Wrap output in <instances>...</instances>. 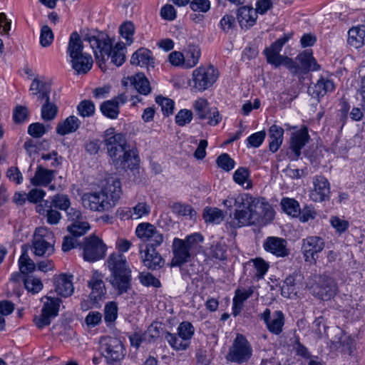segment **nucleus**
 I'll return each mask as SVG.
<instances>
[{"label": "nucleus", "instance_id": "nucleus-64", "mask_svg": "<svg viewBox=\"0 0 365 365\" xmlns=\"http://www.w3.org/2000/svg\"><path fill=\"white\" fill-rule=\"evenodd\" d=\"M264 54L267 58V61L269 63L272 64L276 67L281 65V61H282L284 56H281L279 53L267 48L264 50Z\"/></svg>", "mask_w": 365, "mask_h": 365}, {"label": "nucleus", "instance_id": "nucleus-48", "mask_svg": "<svg viewBox=\"0 0 365 365\" xmlns=\"http://www.w3.org/2000/svg\"><path fill=\"white\" fill-rule=\"evenodd\" d=\"M26 289L33 294L39 292L43 288V284L40 279L34 276H27L24 279Z\"/></svg>", "mask_w": 365, "mask_h": 365}, {"label": "nucleus", "instance_id": "nucleus-28", "mask_svg": "<svg viewBox=\"0 0 365 365\" xmlns=\"http://www.w3.org/2000/svg\"><path fill=\"white\" fill-rule=\"evenodd\" d=\"M71 62L72 68L77 74L87 73L93 66V58L88 53L80 55L76 58H72Z\"/></svg>", "mask_w": 365, "mask_h": 365}, {"label": "nucleus", "instance_id": "nucleus-43", "mask_svg": "<svg viewBox=\"0 0 365 365\" xmlns=\"http://www.w3.org/2000/svg\"><path fill=\"white\" fill-rule=\"evenodd\" d=\"M203 219L206 222L220 223L224 219V215L218 208L206 207L203 212Z\"/></svg>", "mask_w": 365, "mask_h": 365}, {"label": "nucleus", "instance_id": "nucleus-62", "mask_svg": "<svg viewBox=\"0 0 365 365\" xmlns=\"http://www.w3.org/2000/svg\"><path fill=\"white\" fill-rule=\"evenodd\" d=\"M190 6L193 11L206 13L210 9V1L209 0H193L190 1Z\"/></svg>", "mask_w": 365, "mask_h": 365}, {"label": "nucleus", "instance_id": "nucleus-61", "mask_svg": "<svg viewBox=\"0 0 365 365\" xmlns=\"http://www.w3.org/2000/svg\"><path fill=\"white\" fill-rule=\"evenodd\" d=\"M192 119V112L190 110H180L175 116V123L180 126H184Z\"/></svg>", "mask_w": 365, "mask_h": 365}, {"label": "nucleus", "instance_id": "nucleus-37", "mask_svg": "<svg viewBox=\"0 0 365 365\" xmlns=\"http://www.w3.org/2000/svg\"><path fill=\"white\" fill-rule=\"evenodd\" d=\"M130 81L139 93L146 96L150 93L151 87L150 82L144 74L138 73L135 76L130 78Z\"/></svg>", "mask_w": 365, "mask_h": 365}, {"label": "nucleus", "instance_id": "nucleus-27", "mask_svg": "<svg viewBox=\"0 0 365 365\" xmlns=\"http://www.w3.org/2000/svg\"><path fill=\"white\" fill-rule=\"evenodd\" d=\"M297 60L300 63V72L307 73L310 71H318L320 66L317 63L312 56V53L309 51H304L297 57Z\"/></svg>", "mask_w": 365, "mask_h": 365}, {"label": "nucleus", "instance_id": "nucleus-9", "mask_svg": "<svg viewBox=\"0 0 365 365\" xmlns=\"http://www.w3.org/2000/svg\"><path fill=\"white\" fill-rule=\"evenodd\" d=\"M219 71L213 66H200L192 72V89L202 92L211 87L217 80Z\"/></svg>", "mask_w": 365, "mask_h": 365}, {"label": "nucleus", "instance_id": "nucleus-40", "mask_svg": "<svg viewBox=\"0 0 365 365\" xmlns=\"http://www.w3.org/2000/svg\"><path fill=\"white\" fill-rule=\"evenodd\" d=\"M90 229V225L88 222L83 220L72 222L67 227V230L75 237L84 235Z\"/></svg>", "mask_w": 365, "mask_h": 365}, {"label": "nucleus", "instance_id": "nucleus-24", "mask_svg": "<svg viewBox=\"0 0 365 365\" xmlns=\"http://www.w3.org/2000/svg\"><path fill=\"white\" fill-rule=\"evenodd\" d=\"M156 247H146L144 255H142L143 263L148 269L155 270L163 267L165 261Z\"/></svg>", "mask_w": 365, "mask_h": 365}, {"label": "nucleus", "instance_id": "nucleus-18", "mask_svg": "<svg viewBox=\"0 0 365 365\" xmlns=\"http://www.w3.org/2000/svg\"><path fill=\"white\" fill-rule=\"evenodd\" d=\"M324 246L325 242L320 237L310 236L303 240L302 251L305 260L308 261L309 259H315V255L322 252Z\"/></svg>", "mask_w": 365, "mask_h": 365}, {"label": "nucleus", "instance_id": "nucleus-47", "mask_svg": "<svg viewBox=\"0 0 365 365\" xmlns=\"http://www.w3.org/2000/svg\"><path fill=\"white\" fill-rule=\"evenodd\" d=\"M194 109L200 120L206 119L207 114L210 113L208 102L205 98H198L194 103Z\"/></svg>", "mask_w": 365, "mask_h": 365}, {"label": "nucleus", "instance_id": "nucleus-26", "mask_svg": "<svg viewBox=\"0 0 365 365\" xmlns=\"http://www.w3.org/2000/svg\"><path fill=\"white\" fill-rule=\"evenodd\" d=\"M130 63L140 67H154V59L150 50L140 48L131 56Z\"/></svg>", "mask_w": 365, "mask_h": 365}, {"label": "nucleus", "instance_id": "nucleus-23", "mask_svg": "<svg viewBox=\"0 0 365 365\" xmlns=\"http://www.w3.org/2000/svg\"><path fill=\"white\" fill-rule=\"evenodd\" d=\"M72 275L61 274L53 279L55 289L57 294L61 297H67L73 292V285L72 282Z\"/></svg>", "mask_w": 365, "mask_h": 365}, {"label": "nucleus", "instance_id": "nucleus-15", "mask_svg": "<svg viewBox=\"0 0 365 365\" xmlns=\"http://www.w3.org/2000/svg\"><path fill=\"white\" fill-rule=\"evenodd\" d=\"M331 348L341 349V351L351 355L354 350V340L344 333L339 327L334 328L328 335Z\"/></svg>", "mask_w": 365, "mask_h": 365}, {"label": "nucleus", "instance_id": "nucleus-34", "mask_svg": "<svg viewBox=\"0 0 365 365\" xmlns=\"http://www.w3.org/2000/svg\"><path fill=\"white\" fill-rule=\"evenodd\" d=\"M284 129L276 125H272L269 129V135L271 138L269 148L272 153H276L283 141Z\"/></svg>", "mask_w": 365, "mask_h": 365}, {"label": "nucleus", "instance_id": "nucleus-51", "mask_svg": "<svg viewBox=\"0 0 365 365\" xmlns=\"http://www.w3.org/2000/svg\"><path fill=\"white\" fill-rule=\"evenodd\" d=\"M77 110L82 117H90L95 112V105L90 100H84L78 104Z\"/></svg>", "mask_w": 365, "mask_h": 365}, {"label": "nucleus", "instance_id": "nucleus-55", "mask_svg": "<svg viewBox=\"0 0 365 365\" xmlns=\"http://www.w3.org/2000/svg\"><path fill=\"white\" fill-rule=\"evenodd\" d=\"M138 277L140 283L144 286H152L155 288H159L161 287V283L160 280L149 272H141L140 273Z\"/></svg>", "mask_w": 365, "mask_h": 365}, {"label": "nucleus", "instance_id": "nucleus-22", "mask_svg": "<svg viewBox=\"0 0 365 365\" xmlns=\"http://www.w3.org/2000/svg\"><path fill=\"white\" fill-rule=\"evenodd\" d=\"M237 19L240 27L249 29L253 26L257 21V14L255 9L248 6H243L237 10Z\"/></svg>", "mask_w": 365, "mask_h": 365}, {"label": "nucleus", "instance_id": "nucleus-12", "mask_svg": "<svg viewBox=\"0 0 365 365\" xmlns=\"http://www.w3.org/2000/svg\"><path fill=\"white\" fill-rule=\"evenodd\" d=\"M43 306L41 314L34 319L35 324L39 328L48 326L51 323V318L58 315L61 300L58 298L45 296L41 299Z\"/></svg>", "mask_w": 365, "mask_h": 365}, {"label": "nucleus", "instance_id": "nucleus-42", "mask_svg": "<svg viewBox=\"0 0 365 365\" xmlns=\"http://www.w3.org/2000/svg\"><path fill=\"white\" fill-rule=\"evenodd\" d=\"M165 338L169 344L177 351L185 350L190 344V342H186L180 338L178 334H171L168 331L165 332Z\"/></svg>", "mask_w": 365, "mask_h": 365}, {"label": "nucleus", "instance_id": "nucleus-19", "mask_svg": "<svg viewBox=\"0 0 365 365\" xmlns=\"http://www.w3.org/2000/svg\"><path fill=\"white\" fill-rule=\"evenodd\" d=\"M247 194L239 195L236 197H228L224 200L223 204L228 208L235 207V212L233 214H230V221L228 222L229 225L235 228L237 227L236 222L239 220V215L245 208V202Z\"/></svg>", "mask_w": 365, "mask_h": 365}, {"label": "nucleus", "instance_id": "nucleus-8", "mask_svg": "<svg viewBox=\"0 0 365 365\" xmlns=\"http://www.w3.org/2000/svg\"><path fill=\"white\" fill-rule=\"evenodd\" d=\"M253 349L245 336L237 334L225 356L227 361L238 364H247L252 356Z\"/></svg>", "mask_w": 365, "mask_h": 365}, {"label": "nucleus", "instance_id": "nucleus-5", "mask_svg": "<svg viewBox=\"0 0 365 365\" xmlns=\"http://www.w3.org/2000/svg\"><path fill=\"white\" fill-rule=\"evenodd\" d=\"M106 264L110 272L108 282L118 294L128 292L131 289V269L126 257L120 253H112Z\"/></svg>", "mask_w": 365, "mask_h": 365}, {"label": "nucleus", "instance_id": "nucleus-49", "mask_svg": "<svg viewBox=\"0 0 365 365\" xmlns=\"http://www.w3.org/2000/svg\"><path fill=\"white\" fill-rule=\"evenodd\" d=\"M195 329L191 323L188 322H183L180 323L178 328V334L180 338H182L186 342H189V340L192 338L194 334Z\"/></svg>", "mask_w": 365, "mask_h": 365}, {"label": "nucleus", "instance_id": "nucleus-46", "mask_svg": "<svg viewBox=\"0 0 365 365\" xmlns=\"http://www.w3.org/2000/svg\"><path fill=\"white\" fill-rule=\"evenodd\" d=\"M281 205L284 211L288 215L296 217L299 214V205L295 200L284 198L281 202Z\"/></svg>", "mask_w": 365, "mask_h": 365}, {"label": "nucleus", "instance_id": "nucleus-33", "mask_svg": "<svg viewBox=\"0 0 365 365\" xmlns=\"http://www.w3.org/2000/svg\"><path fill=\"white\" fill-rule=\"evenodd\" d=\"M365 41V26L353 27L348 32V43L358 48L361 47Z\"/></svg>", "mask_w": 365, "mask_h": 365}, {"label": "nucleus", "instance_id": "nucleus-39", "mask_svg": "<svg viewBox=\"0 0 365 365\" xmlns=\"http://www.w3.org/2000/svg\"><path fill=\"white\" fill-rule=\"evenodd\" d=\"M43 100L45 103L42 105L41 117L46 121L52 120L57 115L58 107L54 103L51 102L49 96Z\"/></svg>", "mask_w": 365, "mask_h": 365}, {"label": "nucleus", "instance_id": "nucleus-59", "mask_svg": "<svg viewBox=\"0 0 365 365\" xmlns=\"http://www.w3.org/2000/svg\"><path fill=\"white\" fill-rule=\"evenodd\" d=\"M53 40V34L48 26H43L41 30L40 43L42 46L46 47L51 44Z\"/></svg>", "mask_w": 365, "mask_h": 365}, {"label": "nucleus", "instance_id": "nucleus-45", "mask_svg": "<svg viewBox=\"0 0 365 365\" xmlns=\"http://www.w3.org/2000/svg\"><path fill=\"white\" fill-rule=\"evenodd\" d=\"M200 56V49L197 46L190 45L185 58V68H192L195 66Z\"/></svg>", "mask_w": 365, "mask_h": 365}, {"label": "nucleus", "instance_id": "nucleus-2", "mask_svg": "<svg viewBox=\"0 0 365 365\" xmlns=\"http://www.w3.org/2000/svg\"><path fill=\"white\" fill-rule=\"evenodd\" d=\"M121 192L120 180L115 176H108L100 192L84 193L81 200L84 207L92 211H108L115 206Z\"/></svg>", "mask_w": 365, "mask_h": 365}, {"label": "nucleus", "instance_id": "nucleus-52", "mask_svg": "<svg viewBox=\"0 0 365 365\" xmlns=\"http://www.w3.org/2000/svg\"><path fill=\"white\" fill-rule=\"evenodd\" d=\"M121 36L126 39L128 45L133 43V36L135 31L134 24L131 21H126L120 26Z\"/></svg>", "mask_w": 365, "mask_h": 365}, {"label": "nucleus", "instance_id": "nucleus-38", "mask_svg": "<svg viewBox=\"0 0 365 365\" xmlns=\"http://www.w3.org/2000/svg\"><path fill=\"white\" fill-rule=\"evenodd\" d=\"M30 90L34 95L38 96V99L43 100L49 96L51 87L49 84L35 78L31 84Z\"/></svg>", "mask_w": 365, "mask_h": 365}, {"label": "nucleus", "instance_id": "nucleus-7", "mask_svg": "<svg viewBox=\"0 0 365 365\" xmlns=\"http://www.w3.org/2000/svg\"><path fill=\"white\" fill-rule=\"evenodd\" d=\"M55 236L46 227H37L32 240L33 252L38 257H49L54 253Z\"/></svg>", "mask_w": 365, "mask_h": 365}, {"label": "nucleus", "instance_id": "nucleus-25", "mask_svg": "<svg viewBox=\"0 0 365 365\" xmlns=\"http://www.w3.org/2000/svg\"><path fill=\"white\" fill-rule=\"evenodd\" d=\"M301 280L302 276L297 273L288 276L282 286V295L287 298L296 296L301 285Z\"/></svg>", "mask_w": 365, "mask_h": 365}, {"label": "nucleus", "instance_id": "nucleus-32", "mask_svg": "<svg viewBox=\"0 0 365 365\" xmlns=\"http://www.w3.org/2000/svg\"><path fill=\"white\" fill-rule=\"evenodd\" d=\"M334 88L335 86L332 81L322 78L312 88L309 89V91L313 97L319 98L328 92L333 91Z\"/></svg>", "mask_w": 365, "mask_h": 365}, {"label": "nucleus", "instance_id": "nucleus-14", "mask_svg": "<svg viewBox=\"0 0 365 365\" xmlns=\"http://www.w3.org/2000/svg\"><path fill=\"white\" fill-rule=\"evenodd\" d=\"M103 355L108 364L122 360L125 354L121 341L115 337L106 336L103 339Z\"/></svg>", "mask_w": 365, "mask_h": 365}, {"label": "nucleus", "instance_id": "nucleus-31", "mask_svg": "<svg viewBox=\"0 0 365 365\" xmlns=\"http://www.w3.org/2000/svg\"><path fill=\"white\" fill-rule=\"evenodd\" d=\"M81 125L79 119L74 116L70 115L63 121L59 122L56 127V133L61 135H66L76 131Z\"/></svg>", "mask_w": 365, "mask_h": 365}, {"label": "nucleus", "instance_id": "nucleus-13", "mask_svg": "<svg viewBox=\"0 0 365 365\" xmlns=\"http://www.w3.org/2000/svg\"><path fill=\"white\" fill-rule=\"evenodd\" d=\"M312 289L314 296L324 301L330 300L338 291L335 281L326 275L319 277Z\"/></svg>", "mask_w": 365, "mask_h": 365}, {"label": "nucleus", "instance_id": "nucleus-36", "mask_svg": "<svg viewBox=\"0 0 365 365\" xmlns=\"http://www.w3.org/2000/svg\"><path fill=\"white\" fill-rule=\"evenodd\" d=\"M28 250L29 246L24 245L21 247L22 253L19 259V269L24 274L31 273L36 269V264L29 257Z\"/></svg>", "mask_w": 365, "mask_h": 365}, {"label": "nucleus", "instance_id": "nucleus-53", "mask_svg": "<svg viewBox=\"0 0 365 365\" xmlns=\"http://www.w3.org/2000/svg\"><path fill=\"white\" fill-rule=\"evenodd\" d=\"M217 166L225 171H230L235 167V163L227 153L219 155L216 160Z\"/></svg>", "mask_w": 365, "mask_h": 365}, {"label": "nucleus", "instance_id": "nucleus-29", "mask_svg": "<svg viewBox=\"0 0 365 365\" xmlns=\"http://www.w3.org/2000/svg\"><path fill=\"white\" fill-rule=\"evenodd\" d=\"M54 173L53 170L38 166L34 176L31 179V182L35 186H46L52 181L54 178Z\"/></svg>", "mask_w": 365, "mask_h": 365}, {"label": "nucleus", "instance_id": "nucleus-20", "mask_svg": "<svg viewBox=\"0 0 365 365\" xmlns=\"http://www.w3.org/2000/svg\"><path fill=\"white\" fill-rule=\"evenodd\" d=\"M287 246V242L285 240L277 237H269L264 243V248L266 251L280 257L289 255V250Z\"/></svg>", "mask_w": 365, "mask_h": 365}, {"label": "nucleus", "instance_id": "nucleus-60", "mask_svg": "<svg viewBox=\"0 0 365 365\" xmlns=\"http://www.w3.org/2000/svg\"><path fill=\"white\" fill-rule=\"evenodd\" d=\"M330 222L331 226L336 230V232L339 235L344 232L349 226L347 220L341 219L337 216L331 217Z\"/></svg>", "mask_w": 365, "mask_h": 365}, {"label": "nucleus", "instance_id": "nucleus-10", "mask_svg": "<svg viewBox=\"0 0 365 365\" xmlns=\"http://www.w3.org/2000/svg\"><path fill=\"white\" fill-rule=\"evenodd\" d=\"M135 234L146 243V247H159L164 241L163 234L154 225L149 222L140 223L135 229Z\"/></svg>", "mask_w": 365, "mask_h": 365}, {"label": "nucleus", "instance_id": "nucleus-30", "mask_svg": "<svg viewBox=\"0 0 365 365\" xmlns=\"http://www.w3.org/2000/svg\"><path fill=\"white\" fill-rule=\"evenodd\" d=\"M84 35L85 34L82 36L81 39L80 35L77 32L75 31L71 34L68 46V53L71 59L86 53L83 52V41H85L83 40Z\"/></svg>", "mask_w": 365, "mask_h": 365}, {"label": "nucleus", "instance_id": "nucleus-35", "mask_svg": "<svg viewBox=\"0 0 365 365\" xmlns=\"http://www.w3.org/2000/svg\"><path fill=\"white\" fill-rule=\"evenodd\" d=\"M309 135L306 128L302 129L299 132L293 134L291 138V149L294 153L296 157L301 154V149L308 141Z\"/></svg>", "mask_w": 365, "mask_h": 365}, {"label": "nucleus", "instance_id": "nucleus-41", "mask_svg": "<svg viewBox=\"0 0 365 365\" xmlns=\"http://www.w3.org/2000/svg\"><path fill=\"white\" fill-rule=\"evenodd\" d=\"M254 293V287H250L248 289L238 288L235 292L233 303L235 306H239V309H242L243 303L249 299Z\"/></svg>", "mask_w": 365, "mask_h": 365}, {"label": "nucleus", "instance_id": "nucleus-3", "mask_svg": "<svg viewBox=\"0 0 365 365\" xmlns=\"http://www.w3.org/2000/svg\"><path fill=\"white\" fill-rule=\"evenodd\" d=\"M274 212L272 206L264 198L255 197L247 194L245 208L239 215L237 227L247 225L264 226L274 218Z\"/></svg>", "mask_w": 365, "mask_h": 365}, {"label": "nucleus", "instance_id": "nucleus-44", "mask_svg": "<svg viewBox=\"0 0 365 365\" xmlns=\"http://www.w3.org/2000/svg\"><path fill=\"white\" fill-rule=\"evenodd\" d=\"M100 108L104 115L111 119L117 118L120 113L118 105L112 100L104 101Z\"/></svg>", "mask_w": 365, "mask_h": 365}, {"label": "nucleus", "instance_id": "nucleus-50", "mask_svg": "<svg viewBox=\"0 0 365 365\" xmlns=\"http://www.w3.org/2000/svg\"><path fill=\"white\" fill-rule=\"evenodd\" d=\"M172 209L174 212L182 216H190V219H192L196 212L189 205H185L180 202H175L172 205Z\"/></svg>", "mask_w": 365, "mask_h": 365}, {"label": "nucleus", "instance_id": "nucleus-54", "mask_svg": "<svg viewBox=\"0 0 365 365\" xmlns=\"http://www.w3.org/2000/svg\"><path fill=\"white\" fill-rule=\"evenodd\" d=\"M155 102L160 106L164 115H169L173 113L174 101L173 100L158 96L155 98Z\"/></svg>", "mask_w": 365, "mask_h": 365}, {"label": "nucleus", "instance_id": "nucleus-56", "mask_svg": "<svg viewBox=\"0 0 365 365\" xmlns=\"http://www.w3.org/2000/svg\"><path fill=\"white\" fill-rule=\"evenodd\" d=\"M51 202L55 207L61 210H67L71 205V202L68 195L63 194H57L54 195Z\"/></svg>", "mask_w": 365, "mask_h": 365}, {"label": "nucleus", "instance_id": "nucleus-16", "mask_svg": "<svg viewBox=\"0 0 365 365\" xmlns=\"http://www.w3.org/2000/svg\"><path fill=\"white\" fill-rule=\"evenodd\" d=\"M260 318L264 320L267 329L272 334L279 335L282 332L284 324V317L281 311H276L271 317V312L266 309L261 314Z\"/></svg>", "mask_w": 365, "mask_h": 365}, {"label": "nucleus", "instance_id": "nucleus-1", "mask_svg": "<svg viewBox=\"0 0 365 365\" xmlns=\"http://www.w3.org/2000/svg\"><path fill=\"white\" fill-rule=\"evenodd\" d=\"M105 145L116 168L133 170L138 167L140 162L138 150L130 148L125 135L115 133L114 128H109L106 131Z\"/></svg>", "mask_w": 365, "mask_h": 365}, {"label": "nucleus", "instance_id": "nucleus-21", "mask_svg": "<svg viewBox=\"0 0 365 365\" xmlns=\"http://www.w3.org/2000/svg\"><path fill=\"white\" fill-rule=\"evenodd\" d=\"M88 287L91 289L89 295L93 304H96L106 294V290L101 274L98 271H94L92 278L88 282Z\"/></svg>", "mask_w": 365, "mask_h": 365}, {"label": "nucleus", "instance_id": "nucleus-17", "mask_svg": "<svg viewBox=\"0 0 365 365\" xmlns=\"http://www.w3.org/2000/svg\"><path fill=\"white\" fill-rule=\"evenodd\" d=\"M314 189L310 192V198L314 202H323L329 199L330 186L328 180L324 176L314 178Z\"/></svg>", "mask_w": 365, "mask_h": 365}, {"label": "nucleus", "instance_id": "nucleus-57", "mask_svg": "<svg viewBox=\"0 0 365 365\" xmlns=\"http://www.w3.org/2000/svg\"><path fill=\"white\" fill-rule=\"evenodd\" d=\"M118 306L115 302H110L105 306L104 319L106 322H113L117 318Z\"/></svg>", "mask_w": 365, "mask_h": 365}, {"label": "nucleus", "instance_id": "nucleus-4", "mask_svg": "<svg viewBox=\"0 0 365 365\" xmlns=\"http://www.w3.org/2000/svg\"><path fill=\"white\" fill-rule=\"evenodd\" d=\"M85 42H88L93 50L96 58L104 63L106 58H110L111 63L116 66H121L125 60V46L123 43H118L113 48L111 39L105 34L98 33L96 35L91 33L85 34Z\"/></svg>", "mask_w": 365, "mask_h": 365}, {"label": "nucleus", "instance_id": "nucleus-58", "mask_svg": "<svg viewBox=\"0 0 365 365\" xmlns=\"http://www.w3.org/2000/svg\"><path fill=\"white\" fill-rule=\"evenodd\" d=\"M220 26L225 34L229 33L235 26V18L230 14H225L220 21Z\"/></svg>", "mask_w": 365, "mask_h": 365}, {"label": "nucleus", "instance_id": "nucleus-63", "mask_svg": "<svg viewBox=\"0 0 365 365\" xmlns=\"http://www.w3.org/2000/svg\"><path fill=\"white\" fill-rule=\"evenodd\" d=\"M227 250L225 245L217 243L211 247V256L212 258L219 260H224L227 258Z\"/></svg>", "mask_w": 365, "mask_h": 365}, {"label": "nucleus", "instance_id": "nucleus-11", "mask_svg": "<svg viewBox=\"0 0 365 365\" xmlns=\"http://www.w3.org/2000/svg\"><path fill=\"white\" fill-rule=\"evenodd\" d=\"M106 245L95 235L84 239L83 244V257L84 260L93 262L104 257Z\"/></svg>", "mask_w": 365, "mask_h": 365}, {"label": "nucleus", "instance_id": "nucleus-6", "mask_svg": "<svg viewBox=\"0 0 365 365\" xmlns=\"http://www.w3.org/2000/svg\"><path fill=\"white\" fill-rule=\"evenodd\" d=\"M203 241L200 233H194L186 237L185 240L174 238L172 250L173 257L170 264L172 267H180L187 262L190 257L195 255Z\"/></svg>", "mask_w": 365, "mask_h": 365}]
</instances>
